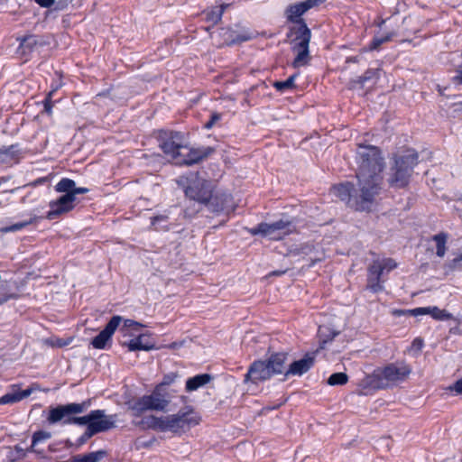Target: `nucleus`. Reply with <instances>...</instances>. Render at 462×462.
<instances>
[{
    "mask_svg": "<svg viewBox=\"0 0 462 462\" xmlns=\"http://www.w3.org/2000/svg\"><path fill=\"white\" fill-rule=\"evenodd\" d=\"M200 421L199 414L190 407L180 410L175 414L156 417L149 415L143 417L140 425L143 429L165 432L171 431L175 434H182L197 426Z\"/></svg>",
    "mask_w": 462,
    "mask_h": 462,
    "instance_id": "1",
    "label": "nucleus"
},
{
    "mask_svg": "<svg viewBox=\"0 0 462 462\" xmlns=\"http://www.w3.org/2000/svg\"><path fill=\"white\" fill-rule=\"evenodd\" d=\"M311 8L313 7L306 0L291 5L286 9L287 19L291 22L300 23L296 32L297 35L292 40V50L296 52V57L292 62V66L294 68H300L307 65L310 59L309 45L311 38V32L307 24L300 19V16Z\"/></svg>",
    "mask_w": 462,
    "mask_h": 462,
    "instance_id": "2",
    "label": "nucleus"
},
{
    "mask_svg": "<svg viewBox=\"0 0 462 462\" xmlns=\"http://www.w3.org/2000/svg\"><path fill=\"white\" fill-rule=\"evenodd\" d=\"M356 162L358 180L367 183L368 187L375 186L376 193L379 194L382 183L381 172L384 166L380 150L374 145L358 144Z\"/></svg>",
    "mask_w": 462,
    "mask_h": 462,
    "instance_id": "3",
    "label": "nucleus"
},
{
    "mask_svg": "<svg viewBox=\"0 0 462 462\" xmlns=\"http://www.w3.org/2000/svg\"><path fill=\"white\" fill-rule=\"evenodd\" d=\"M411 366L404 361L389 363L377 367L364 379L365 385L381 390L393 388L407 381L411 374Z\"/></svg>",
    "mask_w": 462,
    "mask_h": 462,
    "instance_id": "4",
    "label": "nucleus"
},
{
    "mask_svg": "<svg viewBox=\"0 0 462 462\" xmlns=\"http://www.w3.org/2000/svg\"><path fill=\"white\" fill-rule=\"evenodd\" d=\"M359 189H354L350 182L334 185L330 192L333 196L346 203V205L357 211L371 210L376 193L375 186H367L365 182L358 180Z\"/></svg>",
    "mask_w": 462,
    "mask_h": 462,
    "instance_id": "5",
    "label": "nucleus"
},
{
    "mask_svg": "<svg viewBox=\"0 0 462 462\" xmlns=\"http://www.w3.org/2000/svg\"><path fill=\"white\" fill-rule=\"evenodd\" d=\"M55 190L64 193V195L50 202L49 207L51 209L46 216L50 220L71 211L75 208L76 196L88 192L87 188H77L76 182L69 178L61 179L56 184Z\"/></svg>",
    "mask_w": 462,
    "mask_h": 462,
    "instance_id": "6",
    "label": "nucleus"
},
{
    "mask_svg": "<svg viewBox=\"0 0 462 462\" xmlns=\"http://www.w3.org/2000/svg\"><path fill=\"white\" fill-rule=\"evenodd\" d=\"M418 157L414 150H406L394 157V164L390 169L387 180L391 187L400 189L408 185L413 168L418 163Z\"/></svg>",
    "mask_w": 462,
    "mask_h": 462,
    "instance_id": "7",
    "label": "nucleus"
},
{
    "mask_svg": "<svg viewBox=\"0 0 462 462\" xmlns=\"http://www.w3.org/2000/svg\"><path fill=\"white\" fill-rule=\"evenodd\" d=\"M87 406L86 402L60 405L50 411L48 420L50 423H57L63 420L65 424L87 425L88 427L91 420L95 419V414H92V411L86 416H72L73 414L83 412Z\"/></svg>",
    "mask_w": 462,
    "mask_h": 462,
    "instance_id": "8",
    "label": "nucleus"
},
{
    "mask_svg": "<svg viewBox=\"0 0 462 462\" xmlns=\"http://www.w3.org/2000/svg\"><path fill=\"white\" fill-rule=\"evenodd\" d=\"M159 146L164 154L179 164L184 149L188 148L185 143L184 134L180 132L160 130L158 132Z\"/></svg>",
    "mask_w": 462,
    "mask_h": 462,
    "instance_id": "9",
    "label": "nucleus"
},
{
    "mask_svg": "<svg viewBox=\"0 0 462 462\" xmlns=\"http://www.w3.org/2000/svg\"><path fill=\"white\" fill-rule=\"evenodd\" d=\"M248 232L253 236L262 235L271 240H281L291 232V223L282 219L272 224L261 223Z\"/></svg>",
    "mask_w": 462,
    "mask_h": 462,
    "instance_id": "10",
    "label": "nucleus"
},
{
    "mask_svg": "<svg viewBox=\"0 0 462 462\" xmlns=\"http://www.w3.org/2000/svg\"><path fill=\"white\" fill-rule=\"evenodd\" d=\"M168 404L169 402L156 389L152 394L144 395L134 402L132 410L138 414L149 410L163 411Z\"/></svg>",
    "mask_w": 462,
    "mask_h": 462,
    "instance_id": "11",
    "label": "nucleus"
},
{
    "mask_svg": "<svg viewBox=\"0 0 462 462\" xmlns=\"http://www.w3.org/2000/svg\"><path fill=\"white\" fill-rule=\"evenodd\" d=\"M186 196L200 203H209L212 197V187L207 180H198L185 189Z\"/></svg>",
    "mask_w": 462,
    "mask_h": 462,
    "instance_id": "12",
    "label": "nucleus"
},
{
    "mask_svg": "<svg viewBox=\"0 0 462 462\" xmlns=\"http://www.w3.org/2000/svg\"><path fill=\"white\" fill-rule=\"evenodd\" d=\"M122 318L120 316H114L105 328L92 339V346L96 349H104L107 341L111 339V337L119 327Z\"/></svg>",
    "mask_w": 462,
    "mask_h": 462,
    "instance_id": "13",
    "label": "nucleus"
},
{
    "mask_svg": "<svg viewBox=\"0 0 462 462\" xmlns=\"http://www.w3.org/2000/svg\"><path fill=\"white\" fill-rule=\"evenodd\" d=\"M213 152L214 149L211 147L191 148L188 146V148L184 149L182 152L179 164L192 165L198 163L208 157Z\"/></svg>",
    "mask_w": 462,
    "mask_h": 462,
    "instance_id": "14",
    "label": "nucleus"
},
{
    "mask_svg": "<svg viewBox=\"0 0 462 462\" xmlns=\"http://www.w3.org/2000/svg\"><path fill=\"white\" fill-rule=\"evenodd\" d=\"M272 374L269 370L268 365L265 361H255L254 362L245 374V381L257 383L268 380L272 377Z\"/></svg>",
    "mask_w": 462,
    "mask_h": 462,
    "instance_id": "15",
    "label": "nucleus"
},
{
    "mask_svg": "<svg viewBox=\"0 0 462 462\" xmlns=\"http://www.w3.org/2000/svg\"><path fill=\"white\" fill-rule=\"evenodd\" d=\"M92 414H95V419L91 420L88 427H94L92 430H94L96 433L106 431L116 427V415L107 416L103 410L92 411Z\"/></svg>",
    "mask_w": 462,
    "mask_h": 462,
    "instance_id": "16",
    "label": "nucleus"
},
{
    "mask_svg": "<svg viewBox=\"0 0 462 462\" xmlns=\"http://www.w3.org/2000/svg\"><path fill=\"white\" fill-rule=\"evenodd\" d=\"M315 353H308L303 358L292 362L285 371V377L290 375L300 376L307 373L314 365Z\"/></svg>",
    "mask_w": 462,
    "mask_h": 462,
    "instance_id": "17",
    "label": "nucleus"
},
{
    "mask_svg": "<svg viewBox=\"0 0 462 462\" xmlns=\"http://www.w3.org/2000/svg\"><path fill=\"white\" fill-rule=\"evenodd\" d=\"M368 271L369 277L367 287L374 292L382 291L383 286L381 285L380 278L383 273V266L382 265L381 261H374V263L370 265Z\"/></svg>",
    "mask_w": 462,
    "mask_h": 462,
    "instance_id": "18",
    "label": "nucleus"
},
{
    "mask_svg": "<svg viewBox=\"0 0 462 462\" xmlns=\"http://www.w3.org/2000/svg\"><path fill=\"white\" fill-rule=\"evenodd\" d=\"M410 312L411 316L430 314L436 320L454 319L451 313L448 312L446 310H440L438 307L416 308L411 310Z\"/></svg>",
    "mask_w": 462,
    "mask_h": 462,
    "instance_id": "19",
    "label": "nucleus"
},
{
    "mask_svg": "<svg viewBox=\"0 0 462 462\" xmlns=\"http://www.w3.org/2000/svg\"><path fill=\"white\" fill-rule=\"evenodd\" d=\"M287 360V354L276 353L272 355L266 362L269 370L273 374H282L285 368V362Z\"/></svg>",
    "mask_w": 462,
    "mask_h": 462,
    "instance_id": "20",
    "label": "nucleus"
},
{
    "mask_svg": "<svg viewBox=\"0 0 462 462\" xmlns=\"http://www.w3.org/2000/svg\"><path fill=\"white\" fill-rule=\"evenodd\" d=\"M378 78L379 69H367L363 76L351 79L348 83V88L350 89H354L357 88V86L363 88L365 83L374 82Z\"/></svg>",
    "mask_w": 462,
    "mask_h": 462,
    "instance_id": "21",
    "label": "nucleus"
},
{
    "mask_svg": "<svg viewBox=\"0 0 462 462\" xmlns=\"http://www.w3.org/2000/svg\"><path fill=\"white\" fill-rule=\"evenodd\" d=\"M212 377L208 374H201L195 375L193 377H190L186 382V391L187 392H193L198 390L199 388L206 385L211 381Z\"/></svg>",
    "mask_w": 462,
    "mask_h": 462,
    "instance_id": "22",
    "label": "nucleus"
},
{
    "mask_svg": "<svg viewBox=\"0 0 462 462\" xmlns=\"http://www.w3.org/2000/svg\"><path fill=\"white\" fill-rule=\"evenodd\" d=\"M18 161L16 145L3 146L0 148V163H13Z\"/></svg>",
    "mask_w": 462,
    "mask_h": 462,
    "instance_id": "23",
    "label": "nucleus"
},
{
    "mask_svg": "<svg viewBox=\"0 0 462 462\" xmlns=\"http://www.w3.org/2000/svg\"><path fill=\"white\" fill-rule=\"evenodd\" d=\"M144 335H139L136 338L130 340L128 343L124 345L127 346L129 351L145 350L149 351L154 349L153 344L144 341Z\"/></svg>",
    "mask_w": 462,
    "mask_h": 462,
    "instance_id": "24",
    "label": "nucleus"
},
{
    "mask_svg": "<svg viewBox=\"0 0 462 462\" xmlns=\"http://www.w3.org/2000/svg\"><path fill=\"white\" fill-rule=\"evenodd\" d=\"M224 36L227 45L237 44L252 39V35L247 32L237 33L230 30H226L224 33Z\"/></svg>",
    "mask_w": 462,
    "mask_h": 462,
    "instance_id": "25",
    "label": "nucleus"
},
{
    "mask_svg": "<svg viewBox=\"0 0 462 462\" xmlns=\"http://www.w3.org/2000/svg\"><path fill=\"white\" fill-rule=\"evenodd\" d=\"M32 393V389H26L21 392L6 393L0 398V404H9L20 402L30 396Z\"/></svg>",
    "mask_w": 462,
    "mask_h": 462,
    "instance_id": "26",
    "label": "nucleus"
},
{
    "mask_svg": "<svg viewBox=\"0 0 462 462\" xmlns=\"http://www.w3.org/2000/svg\"><path fill=\"white\" fill-rule=\"evenodd\" d=\"M448 236L445 232H440L432 236V240L436 243V254L439 257H444L447 252V241Z\"/></svg>",
    "mask_w": 462,
    "mask_h": 462,
    "instance_id": "27",
    "label": "nucleus"
},
{
    "mask_svg": "<svg viewBox=\"0 0 462 462\" xmlns=\"http://www.w3.org/2000/svg\"><path fill=\"white\" fill-rule=\"evenodd\" d=\"M106 456L105 450L73 456L75 462H99Z\"/></svg>",
    "mask_w": 462,
    "mask_h": 462,
    "instance_id": "28",
    "label": "nucleus"
},
{
    "mask_svg": "<svg viewBox=\"0 0 462 462\" xmlns=\"http://www.w3.org/2000/svg\"><path fill=\"white\" fill-rule=\"evenodd\" d=\"M42 44L35 35H29L22 39L19 49L23 54L31 52L37 45Z\"/></svg>",
    "mask_w": 462,
    "mask_h": 462,
    "instance_id": "29",
    "label": "nucleus"
},
{
    "mask_svg": "<svg viewBox=\"0 0 462 462\" xmlns=\"http://www.w3.org/2000/svg\"><path fill=\"white\" fill-rule=\"evenodd\" d=\"M19 295L12 291L10 284L7 282L0 285V305L5 303L9 300L18 299Z\"/></svg>",
    "mask_w": 462,
    "mask_h": 462,
    "instance_id": "30",
    "label": "nucleus"
},
{
    "mask_svg": "<svg viewBox=\"0 0 462 462\" xmlns=\"http://www.w3.org/2000/svg\"><path fill=\"white\" fill-rule=\"evenodd\" d=\"M37 217H31L30 219L28 220H24V221H22V222H19V223H15L14 225H11V226H5V227H2L0 229V232L2 233H9V232H15V231H18L23 227H26L27 226L34 223L36 220H37Z\"/></svg>",
    "mask_w": 462,
    "mask_h": 462,
    "instance_id": "31",
    "label": "nucleus"
},
{
    "mask_svg": "<svg viewBox=\"0 0 462 462\" xmlns=\"http://www.w3.org/2000/svg\"><path fill=\"white\" fill-rule=\"evenodd\" d=\"M227 7V5H221L219 7L213 9L207 13V20L208 22H212L214 24H217L221 21L222 15Z\"/></svg>",
    "mask_w": 462,
    "mask_h": 462,
    "instance_id": "32",
    "label": "nucleus"
},
{
    "mask_svg": "<svg viewBox=\"0 0 462 462\" xmlns=\"http://www.w3.org/2000/svg\"><path fill=\"white\" fill-rule=\"evenodd\" d=\"M141 328H143L141 323L132 319H125L124 321V325L121 328V331L124 333V336H131L132 332L139 331Z\"/></svg>",
    "mask_w": 462,
    "mask_h": 462,
    "instance_id": "33",
    "label": "nucleus"
},
{
    "mask_svg": "<svg viewBox=\"0 0 462 462\" xmlns=\"http://www.w3.org/2000/svg\"><path fill=\"white\" fill-rule=\"evenodd\" d=\"M51 437V434L47 431L39 430V431L34 432L32 435V446L29 448V451L38 453V451L35 449V446L39 442L49 439Z\"/></svg>",
    "mask_w": 462,
    "mask_h": 462,
    "instance_id": "34",
    "label": "nucleus"
},
{
    "mask_svg": "<svg viewBox=\"0 0 462 462\" xmlns=\"http://www.w3.org/2000/svg\"><path fill=\"white\" fill-rule=\"evenodd\" d=\"M348 382V376L345 373L332 374L328 379V384L331 386L344 385Z\"/></svg>",
    "mask_w": 462,
    "mask_h": 462,
    "instance_id": "35",
    "label": "nucleus"
},
{
    "mask_svg": "<svg viewBox=\"0 0 462 462\" xmlns=\"http://www.w3.org/2000/svg\"><path fill=\"white\" fill-rule=\"evenodd\" d=\"M296 77H297V74H294V75H291V77H289L284 81H275L273 83V87L278 91H284L286 89H291L295 86L294 81H295Z\"/></svg>",
    "mask_w": 462,
    "mask_h": 462,
    "instance_id": "36",
    "label": "nucleus"
},
{
    "mask_svg": "<svg viewBox=\"0 0 462 462\" xmlns=\"http://www.w3.org/2000/svg\"><path fill=\"white\" fill-rule=\"evenodd\" d=\"M447 273H452L462 269V253L458 254L455 258L446 263L444 265Z\"/></svg>",
    "mask_w": 462,
    "mask_h": 462,
    "instance_id": "37",
    "label": "nucleus"
},
{
    "mask_svg": "<svg viewBox=\"0 0 462 462\" xmlns=\"http://www.w3.org/2000/svg\"><path fill=\"white\" fill-rule=\"evenodd\" d=\"M92 428L93 427L87 428V430L85 431V433L79 439V445L84 444L88 439H90L93 435L96 434L95 430H92Z\"/></svg>",
    "mask_w": 462,
    "mask_h": 462,
    "instance_id": "38",
    "label": "nucleus"
},
{
    "mask_svg": "<svg viewBox=\"0 0 462 462\" xmlns=\"http://www.w3.org/2000/svg\"><path fill=\"white\" fill-rule=\"evenodd\" d=\"M390 38L387 36V37H381V38H378V37H375L373 42H371V50H375L377 49L382 43L387 42Z\"/></svg>",
    "mask_w": 462,
    "mask_h": 462,
    "instance_id": "39",
    "label": "nucleus"
},
{
    "mask_svg": "<svg viewBox=\"0 0 462 462\" xmlns=\"http://www.w3.org/2000/svg\"><path fill=\"white\" fill-rule=\"evenodd\" d=\"M381 263L382 265L383 266V271L386 270L389 272L397 266L396 263L393 259H385L383 261H381Z\"/></svg>",
    "mask_w": 462,
    "mask_h": 462,
    "instance_id": "40",
    "label": "nucleus"
},
{
    "mask_svg": "<svg viewBox=\"0 0 462 462\" xmlns=\"http://www.w3.org/2000/svg\"><path fill=\"white\" fill-rule=\"evenodd\" d=\"M53 91H51L45 100H44V109L48 114H51L52 103H51V96Z\"/></svg>",
    "mask_w": 462,
    "mask_h": 462,
    "instance_id": "41",
    "label": "nucleus"
},
{
    "mask_svg": "<svg viewBox=\"0 0 462 462\" xmlns=\"http://www.w3.org/2000/svg\"><path fill=\"white\" fill-rule=\"evenodd\" d=\"M220 119V115L217 113H214L211 116V118L208 122L205 124L206 129H210L213 127V125Z\"/></svg>",
    "mask_w": 462,
    "mask_h": 462,
    "instance_id": "42",
    "label": "nucleus"
},
{
    "mask_svg": "<svg viewBox=\"0 0 462 462\" xmlns=\"http://www.w3.org/2000/svg\"><path fill=\"white\" fill-rule=\"evenodd\" d=\"M449 390L456 392L457 394H462V378L450 385Z\"/></svg>",
    "mask_w": 462,
    "mask_h": 462,
    "instance_id": "43",
    "label": "nucleus"
},
{
    "mask_svg": "<svg viewBox=\"0 0 462 462\" xmlns=\"http://www.w3.org/2000/svg\"><path fill=\"white\" fill-rule=\"evenodd\" d=\"M455 84H462V65L457 69V75L452 79Z\"/></svg>",
    "mask_w": 462,
    "mask_h": 462,
    "instance_id": "44",
    "label": "nucleus"
},
{
    "mask_svg": "<svg viewBox=\"0 0 462 462\" xmlns=\"http://www.w3.org/2000/svg\"><path fill=\"white\" fill-rule=\"evenodd\" d=\"M14 450L17 454V457L18 458H22V457H24L26 456V453L27 452H30L29 451V448L27 450H24L23 448L19 447V446H15L14 447Z\"/></svg>",
    "mask_w": 462,
    "mask_h": 462,
    "instance_id": "45",
    "label": "nucleus"
},
{
    "mask_svg": "<svg viewBox=\"0 0 462 462\" xmlns=\"http://www.w3.org/2000/svg\"><path fill=\"white\" fill-rule=\"evenodd\" d=\"M35 2L42 7H50L54 4L55 0H35Z\"/></svg>",
    "mask_w": 462,
    "mask_h": 462,
    "instance_id": "46",
    "label": "nucleus"
},
{
    "mask_svg": "<svg viewBox=\"0 0 462 462\" xmlns=\"http://www.w3.org/2000/svg\"><path fill=\"white\" fill-rule=\"evenodd\" d=\"M68 344H69V341H66V340H63V339H60V338H58L54 342L51 343V346H59V347L67 346Z\"/></svg>",
    "mask_w": 462,
    "mask_h": 462,
    "instance_id": "47",
    "label": "nucleus"
},
{
    "mask_svg": "<svg viewBox=\"0 0 462 462\" xmlns=\"http://www.w3.org/2000/svg\"><path fill=\"white\" fill-rule=\"evenodd\" d=\"M412 346L413 347H416L417 349L420 350L423 346V340L421 338H415L413 341H412Z\"/></svg>",
    "mask_w": 462,
    "mask_h": 462,
    "instance_id": "48",
    "label": "nucleus"
},
{
    "mask_svg": "<svg viewBox=\"0 0 462 462\" xmlns=\"http://www.w3.org/2000/svg\"><path fill=\"white\" fill-rule=\"evenodd\" d=\"M72 0H60L58 3H57V7L60 8V9H63L65 8L69 3H70Z\"/></svg>",
    "mask_w": 462,
    "mask_h": 462,
    "instance_id": "49",
    "label": "nucleus"
},
{
    "mask_svg": "<svg viewBox=\"0 0 462 462\" xmlns=\"http://www.w3.org/2000/svg\"><path fill=\"white\" fill-rule=\"evenodd\" d=\"M182 345H183V341H181V342H173V343L168 345L167 347H169L171 349H177V348H180Z\"/></svg>",
    "mask_w": 462,
    "mask_h": 462,
    "instance_id": "50",
    "label": "nucleus"
},
{
    "mask_svg": "<svg viewBox=\"0 0 462 462\" xmlns=\"http://www.w3.org/2000/svg\"><path fill=\"white\" fill-rule=\"evenodd\" d=\"M411 310H395L393 311V313L395 315V316H402V315H404V314H410L411 315V312H410Z\"/></svg>",
    "mask_w": 462,
    "mask_h": 462,
    "instance_id": "51",
    "label": "nucleus"
},
{
    "mask_svg": "<svg viewBox=\"0 0 462 462\" xmlns=\"http://www.w3.org/2000/svg\"><path fill=\"white\" fill-rule=\"evenodd\" d=\"M312 7H315L317 6L318 5H319L320 3L324 2L325 0H307Z\"/></svg>",
    "mask_w": 462,
    "mask_h": 462,
    "instance_id": "52",
    "label": "nucleus"
},
{
    "mask_svg": "<svg viewBox=\"0 0 462 462\" xmlns=\"http://www.w3.org/2000/svg\"><path fill=\"white\" fill-rule=\"evenodd\" d=\"M285 273H286V270H283V271H273L269 275L270 276H278V275H282V274H283Z\"/></svg>",
    "mask_w": 462,
    "mask_h": 462,
    "instance_id": "53",
    "label": "nucleus"
},
{
    "mask_svg": "<svg viewBox=\"0 0 462 462\" xmlns=\"http://www.w3.org/2000/svg\"><path fill=\"white\" fill-rule=\"evenodd\" d=\"M161 219H163V217H162V216H161V217H155L153 218V223H154L155 221H158V220H161Z\"/></svg>",
    "mask_w": 462,
    "mask_h": 462,
    "instance_id": "54",
    "label": "nucleus"
}]
</instances>
